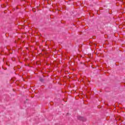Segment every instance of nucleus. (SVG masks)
<instances>
[{"label":"nucleus","instance_id":"nucleus-2","mask_svg":"<svg viewBox=\"0 0 125 125\" xmlns=\"http://www.w3.org/2000/svg\"><path fill=\"white\" fill-rule=\"evenodd\" d=\"M40 82H42V83L44 82V80H43V79H42V77H41L40 78Z\"/></svg>","mask_w":125,"mask_h":125},{"label":"nucleus","instance_id":"nucleus-1","mask_svg":"<svg viewBox=\"0 0 125 125\" xmlns=\"http://www.w3.org/2000/svg\"><path fill=\"white\" fill-rule=\"evenodd\" d=\"M78 120H79L80 121H83V122H84V121H85V119H84L83 117L81 116L78 117Z\"/></svg>","mask_w":125,"mask_h":125}]
</instances>
